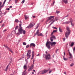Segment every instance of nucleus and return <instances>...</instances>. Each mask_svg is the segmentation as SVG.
<instances>
[{"label":"nucleus","instance_id":"1","mask_svg":"<svg viewBox=\"0 0 75 75\" xmlns=\"http://www.w3.org/2000/svg\"><path fill=\"white\" fill-rule=\"evenodd\" d=\"M50 44L51 46H55V44H56V42H51L47 41L46 44V46L48 49H51V47L50 46Z\"/></svg>","mask_w":75,"mask_h":75},{"label":"nucleus","instance_id":"2","mask_svg":"<svg viewBox=\"0 0 75 75\" xmlns=\"http://www.w3.org/2000/svg\"><path fill=\"white\" fill-rule=\"evenodd\" d=\"M67 30L68 32H66V33H65V35L66 38H68L69 35L70 34L71 30H69V27H67Z\"/></svg>","mask_w":75,"mask_h":75},{"label":"nucleus","instance_id":"3","mask_svg":"<svg viewBox=\"0 0 75 75\" xmlns=\"http://www.w3.org/2000/svg\"><path fill=\"white\" fill-rule=\"evenodd\" d=\"M35 23L34 24V22H31L30 24L26 28H29V29H30V28H32L34 25H35Z\"/></svg>","mask_w":75,"mask_h":75},{"label":"nucleus","instance_id":"4","mask_svg":"<svg viewBox=\"0 0 75 75\" xmlns=\"http://www.w3.org/2000/svg\"><path fill=\"white\" fill-rule=\"evenodd\" d=\"M18 31L21 34H22V33H23V34H25V30H23V28L19 30H18Z\"/></svg>","mask_w":75,"mask_h":75},{"label":"nucleus","instance_id":"5","mask_svg":"<svg viewBox=\"0 0 75 75\" xmlns=\"http://www.w3.org/2000/svg\"><path fill=\"white\" fill-rule=\"evenodd\" d=\"M23 68L24 69H25L24 71L23 72L22 74V75H25V72H26V70H27V66L26 65H25L23 66Z\"/></svg>","mask_w":75,"mask_h":75},{"label":"nucleus","instance_id":"6","mask_svg":"<svg viewBox=\"0 0 75 75\" xmlns=\"http://www.w3.org/2000/svg\"><path fill=\"white\" fill-rule=\"evenodd\" d=\"M48 71V70H44L43 71H40L39 73H40V74H45L46 72Z\"/></svg>","mask_w":75,"mask_h":75},{"label":"nucleus","instance_id":"7","mask_svg":"<svg viewBox=\"0 0 75 75\" xmlns=\"http://www.w3.org/2000/svg\"><path fill=\"white\" fill-rule=\"evenodd\" d=\"M45 58L46 59H51V57H50V54L46 55Z\"/></svg>","mask_w":75,"mask_h":75},{"label":"nucleus","instance_id":"8","mask_svg":"<svg viewBox=\"0 0 75 75\" xmlns=\"http://www.w3.org/2000/svg\"><path fill=\"white\" fill-rule=\"evenodd\" d=\"M34 68V64H32L30 66V67L28 69V71H31Z\"/></svg>","mask_w":75,"mask_h":75},{"label":"nucleus","instance_id":"9","mask_svg":"<svg viewBox=\"0 0 75 75\" xmlns=\"http://www.w3.org/2000/svg\"><path fill=\"white\" fill-rule=\"evenodd\" d=\"M59 18L58 17H56L54 20L53 21V22H55V21H57L58 20H59Z\"/></svg>","mask_w":75,"mask_h":75},{"label":"nucleus","instance_id":"10","mask_svg":"<svg viewBox=\"0 0 75 75\" xmlns=\"http://www.w3.org/2000/svg\"><path fill=\"white\" fill-rule=\"evenodd\" d=\"M49 19L51 21H53L54 19V16H50V17H49Z\"/></svg>","mask_w":75,"mask_h":75},{"label":"nucleus","instance_id":"11","mask_svg":"<svg viewBox=\"0 0 75 75\" xmlns=\"http://www.w3.org/2000/svg\"><path fill=\"white\" fill-rule=\"evenodd\" d=\"M29 46L30 47H31L32 46V47H35V44L34 43H32L30 44Z\"/></svg>","mask_w":75,"mask_h":75},{"label":"nucleus","instance_id":"12","mask_svg":"<svg viewBox=\"0 0 75 75\" xmlns=\"http://www.w3.org/2000/svg\"><path fill=\"white\" fill-rule=\"evenodd\" d=\"M27 57V59H29L31 57V55H30V54L27 53L26 55Z\"/></svg>","mask_w":75,"mask_h":75},{"label":"nucleus","instance_id":"13","mask_svg":"<svg viewBox=\"0 0 75 75\" xmlns=\"http://www.w3.org/2000/svg\"><path fill=\"white\" fill-rule=\"evenodd\" d=\"M19 28L18 29V31L19 30H21L22 29V27H21V24L20 23L19 24Z\"/></svg>","mask_w":75,"mask_h":75},{"label":"nucleus","instance_id":"14","mask_svg":"<svg viewBox=\"0 0 75 75\" xmlns=\"http://www.w3.org/2000/svg\"><path fill=\"white\" fill-rule=\"evenodd\" d=\"M64 3L67 4L68 3V1L67 0H62Z\"/></svg>","mask_w":75,"mask_h":75},{"label":"nucleus","instance_id":"15","mask_svg":"<svg viewBox=\"0 0 75 75\" xmlns=\"http://www.w3.org/2000/svg\"><path fill=\"white\" fill-rule=\"evenodd\" d=\"M31 52V50H28V53L27 54H30Z\"/></svg>","mask_w":75,"mask_h":75},{"label":"nucleus","instance_id":"16","mask_svg":"<svg viewBox=\"0 0 75 75\" xmlns=\"http://www.w3.org/2000/svg\"><path fill=\"white\" fill-rule=\"evenodd\" d=\"M38 36H42V37H44V35L41 33H40V34H38Z\"/></svg>","mask_w":75,"mask_h":75},{"label":"nucleus","instance_id":"17","mask_svg":"<svg viewBox=\"0 0 75 75\" xmlns=\"http://www.w3.org/2000/svg\"><path fill=\"white\" fill-rule=\"evenodd\" d=\"M63 59L64 61H67L68 60V58H65L64 56H63Z\"/></svg>","mask_w":75,"mask_h":75},{"label":"nucleus","instance_id":"18","mask_svg":"<svg viewBox=\"0 0 75 75\" xmlns=\"http://www.w3.org/2000/svg\"><path fill=\"white\" fill-rule=\"evenodd\" d=\"M21 34V33H20V32H19L17 33L16 34V35L18 36V35H20Z\"/></svg>","mask_w":75,"mask_h":75},{"label":"nucleus","instance_id":"19","mask_svg":"<svg viewBox=\"0 0 75 75\" xmlns=\"http://www.w3.org/2000/svg\"><path fill=\"white\" fill-rule=\"evenodd\" d=\"M15 22L16 23H18V22H19V21H18V20L17 19H16L15 20Z\"/></svg>","mask_w":75,"mask_h":75},{"label":"nucleus","instance_id":"20","mask_svg":"<svg viewBox=\"0 0 75 75\" xmlns=\"http://www.w3.org/2000/svg\"><path fill=\"white\" fill-rule=\"evenodd\" d=\"M74 44V42H71L70 45V47H72Z\"/></svg>","mask_w":75,"mask_h":75},{"label":"nucleus","instance_id":"21","mask_svg":"<svg viewBox=\"0 0 75 75\" xmlns=\"http://www.w3.org/2000/svg\"><path fill=\"white\" fill-rule=\"evenodd\" d=\"M59 30L60 33H62V30L61 29V28L60 27L59 28Z\"/></svg>","mask_w":75,"mask_h":75},{"label":"nucleus","instance_id":"22","mask_svg":"<svg viewBox=\"0 0 75 75\" xmlns=\"http://www.w3.org/2000/svg\"><path fill=\"white\" fill-rule=\"evenodd\" d=\"M7 50H8V51H10V52H11L12 53V52H12V51L10 49V48H8V49Z\"/></svg>","mask_w":75,"mask_h":75},{"label":"nucleus","instance_id":"23","mask_svg":"<svg viewBox=\"0 0 75 75\" xmlns=\"http://www.w3.org/2000/svg\"><path fill=\"white\" fill-rule=\"evenodd\" d=\"M54 23V22H53V21L52 22V23H50V25H48L49 27H50V26H51V25H52V24H53V23Z\"/></svg>","mask_w":75,"mask_h":75},{"label":"nucleus","instance_id":"24","mask_svg":"<svg viewBox=\"0 0 75 75\" xmlns=\"http://www.w3.org/2000/svg\"><path fill=\"white\" fill-rule=\"evenodd\" d=\"M2 14H3V13H2V12L1 10H0V16H2Z\"/></svg>","mask_w":75,"mask_h":75},{"label":"nucleus","instance_id":"25","mask_svg":"<svg viewBox=\"0 0 75 75\" xmlns=\"http://www.w3.org/2000/svg\"><path fill=\"white\" fill-rule=\"evenodd\" d=\"M18 26H16L15 28V31H16V30H17V29H18Z\"/></svg>","mask_w":75,"mask_h":75},{"label":"nucleus","instance_id":"26","mask_svg":"<svg viewBox=\"0 0 75 75\" xmlns=\"http://www.w3.org/2000/svg\"><path fill=\"white\" fill-rule=\"evenodd\" d=\"M50 40L51 41V42H52L53 41V39H52V38H50Z\"/></svg>","mask_w":75,"mask_h":75},{"label":"nucleus","instance_id":"27","mask_svg":"<svg viewBox=\"0 0 75 75\" xmlns=\"http://www.w3.org/2000/svg\"><path fill=\"white\" fill-rule=\"evenodd\" d=\"M69 54L70 57H72V54H71V53H70V52H69Z\"/></svg>","mask_w":75,"mask_h":75},{"label":"nucleus","instance_id":"28","mask_svg":"<svg viewBox=\"0 0 75 75\" xmlns=\"http://www.w3.org/2000/svg\"><path fill=\"white\" fill-rule=\"evenodd\" d=\"M51 38H55V37L54 36V35H52V37H51Z\"/></svg>","mask_w":75,"mask_h":75},{"label":"nucleus","instance_id":"29","mask_svg":"<svg viewBox=\"0 0 75 75\" xmlns=\"http://www.w3.org/2000/svg\"><path fill=\"white\" fill-rule=\"evenodd\" d=\"M69 21H66L65 22V23H66V24H69Z\"/></svg>","mask_w":75,"mask_h":75},{"label":"nucleus","instance_id":"30","mask_svg":"<svg viewBox=\"0 0 75 75\" xmlns=\"http://www.w3.org/2000/svg\"><path fill=\"white\" fill-rule=\"evenodd\" d=\"M23 44L24 45H27V43L25 42H23Z\"/></svg>","mask_w":75,"mask_h":75},{"label":"nucleus","instance_id":"31","mask_svg":"<svg viewBox=\"0 0 75 75\" xmlns=\"http://www.w3.org/2000/svg\"><path fill=\"white\" fill-rule=\"evenodd\" d=\"M38 31H39V30H37V32H36V33L38 34L39 33V32Z\"/></svg>","mask_w":75,"mask_h":75},{"label":"nucleus","instance_id":"32","mask_svg":"<svg viewBox=\"0 0 75 75\" xmlns=\"http://www.w3.org/2000/svg\"><path fill=\"white\" fill-rule=\"evenodd\" d=\"M46 55V54H44L43 55V58H45Z\"/></svg>","mask_w":75,"mask_h":75},{"label":"nucleus","instance_id":"33","mask_svg":"<svg viewBox=\"0 0 75 75\" xmlns=\"http://www.w3.org/2000/svg\"><path fill=\"white\" fill-rule=\"evenodd\" d=\"M53 33H56V32H57V30H54L53 31Z\"/></svg>","mask_w":75,"mask_h":75},{"label":"nucleus","instance_id":"34","mask_svg":"<svg viewBox=\"0 0 75 75\" xmlns=\"http://www.w3.org/2000/svg\"><path fill=\"white\" fill-rule=\"evenodd\" d=\"M71 25L72 27H74V23H71Z\"/></svg>","mask_w":75,"mask_h":75},{"label":"nucleus","instance_id":"35","mask_svg":"<svg viewBox=\"0 0 75 75\" xmlns=\"http://www.w3.org/2000/svg\"><path fill=\"white\" fill-rule=\"evenodd\" d=\"M24 16V17H25V20H27V15H25Z\"/></svg>","mask_w":75,"mask_h":75},{"label":"nucleus","instance_id":"36","mask_svg":"<svg viewBox=\"0 0 75 75\" xmlns=\"http://www.w3.org/2000/svg\"><path fill=\"white\" fill-rule=\"evenodd\" d=\"M52 28H54V29H56V30H57V28L53 26L52 27Z\"/></svg>","mask_w":75,"mask_h":75},{"label":"nucleus","instance_id":"37","mask_svg":"<svg viewBox=\"0 0 75 75\" xmlns=\"http://www.w3.org/2000/svg\"><path fill=\"white\" fill-rule=\"evenodd\" d=\"M72 22H73V21L72 20V19H71V20H70V21H69V22H70V23H72Z\"/></svg>","mask_w":75,"mask_h":75},{"label":"nucleus","instance_id":"38","mask_svg":"<svg viewBox=\"0 0 75 75\" xmlns=\"http://www.w3.org/2000/svg\"><path fill=\"white\" fill-rule=\"evenodd\" d=\"M24 2H25V1L23 0L21 2V3H22V4H23Z\"/></svg>","mask_w":75,"mask_h":75},{"label":"nucleus","instance_id":"39","mask_svg":"<svg viewBox=\"0 0 75 75\" xmlns=\"http://www.w3.org/2000/svg\"><path fill=\"white\" fill-rule=\"evenodd\" d=\"M50 18H49V17L48 18V19H47L46 21V22H48V21L49 20H50V19H49Z\"/></svg>","mask_w":75,"mask_h":75},{"label":"nucleus","instance_id":"40","mask_svg":"<svg viewBox=\"0 0 75 75\" xmlns=\"http://www.w3.org/2000/svg\"><path fill=\"white\" fill-rule=\"evenodd\" d=\"M11 63V62H10V63L8 64V66H7V67L6 68H8V66H9V65H10V64Z\"/></svg>","mask_w":75,"mask_h":75},{"label":"nucleus","instance_id":"41","mask_svg":"<svg viewBox=\"0 0 75 75\" xmlns=\"http://www.w3.org/2000/svg\"><path fill=\"white\" fill-rule=\"evenodd\" d=\"M75 47H74L73 48V50L74 52L75 51Z\"/></svg>","mask_w":75,"mask_h":75},{"label":"nucleus","instance_id":"42","mask_svg":"<svg viewBox=\"0 0 75 75\" xmlns=\"http://www.w3.org/2000/svg\"><path fill=\"white\" fill-rule=\"evenodd\" d=\"M26 48H28V47H29V45H26Z\"/></svg>","mask_w":75,"mask_h":75},{"label":"nucleus","instance_id":"43","mask_svg":"<svg viewBox=\"0 0 75 75\" xmlns=\"http://www.w3.org/2000/svg\"><path fill=\"white\" fill-rule=\"evenodd\" d=\"M7 30L6 29H5L4 30H3V32L4 33V32H5V31H6Z\"/></svg>","mask_w":75,"mask_h":75},{"label":"nucleus","instance_id":"44","mask_svg":"<svg viewBox=\"0 0 75 75\" xmlns=\"http://www.w3.org/2000/svg\"><path fill=\"white\" fill-rule=\"evenodd\" d=\"M6 0H4V1L3 3L4 4H5V3H6Z\"/></svg>","mask_w":75,"mask_h":75},{"label":"nucleus","instance_id":"45","mask_svg":"<svg viewBox=\"0 0 75 75\" xmlns=\"http://www.w3.org/2000/svg\"><path fill=\"white\" fill-rule=\"evenodd\" d=\"M59 49H57V50L56 51H55V52L56 53H57V52L58 51H59Z\"/></svg>","mask_w":75,"mask_h":75},{"label":"nucleus","instance_id":"46","mask_svg":"<svg viewBox=\"0 0 75 75\" xmlns=\"http://www.w3.org/2000/svg\"><path fill=\"white\" fill-rule=\"evenodd\" d=\"M63 41H65V38H63Z\"/></svg>","mask_w":75,"mask_h":75},{"label":"nucleus","instance_id":"47","mask_svg":"<svg viewBox=\"0 0 75 75\" xmlns=\"http://www.w3.org/2000/svg\"><path fill=\"white\" fill-rule=\"evenodd\" d=\"M60 12L59 11H56V13H57V14H58Z\"/></svg>","mask_w":75,"mask_h":75},{"label":"nucleus","instance_id":"48","mask_svg":"<svg viewBox=\"0 0 75 75\" xmlns=\"http://www.w3.org/2000/svg\"><path fill=\"white\" fill-rule=\"evenodd\" d=\"M73 65H74V64L73 63H72V64H70L71 67H72V66H73Z\"/></svg>","mask_w":75,"mask_h":75},{"label":"nucleus","instance_id":"49","mask_svg":"<svg viewBox=\"0 0 75 75\" xmlns=\"http://www.w3.org/2000/svg\"><path fill=\"white\" fill-rule=\"evenodd\" d=\"M34 55V54H32V57L33 58Z\"/></svg>","mask_w":75,"mask_h":75},{"label":"nucleus","instance_id":"50","mask_svg":"<svg viewBox=\"0 0 75 75\" xmlns=\"http://www.w3.org/2000/svg\"><path fill=\"white\" fill-rule=\"evenodd\" d=\"M7 69H8V68H6V69L5 70V71L7 72Z\"/></svg>","mask_w":75,"mask_h":75},{"label":"nucleus","instance_id":"51","mask_svg":"<svg viewBox=\"0 0 75 75\" xmlns=\"http://www.w3.org/2000/svg\"><path fill=\"white\" fill-rule=\"evenodd\" d=\"M6 48L8 49V48L9 47H8V46H5Z\"/></svg>","mask_w":75,"mask_h":75},{"label":"nucleus","instance_id":"52","mask_svg":"<svg viewBox=\"0 0 75 75\" xmlns=\"http://www.w3.org/2000/svg\"><path fill=\"white\" fill-rule=\"evenodd\" d=\"M51 72H52V71L50 70L49 73V74H50V73H51Z\"/></svg>","mask_w":75,"mask_h":75},{"label":"nucleus","instance_id":"53","mask_svg":"<svg viewBox=\"0 0 75 75\" xmlns=\"http://www.w3.org/2000/svg\"><path fill=\"white\" fill-rule=\"evenodd\" d=\"M4 24H3L2 25L1 27H4Z\"/></svg>","mask_w":75,"mask_h":75},{"label":"nucleus","instance_id":"54","mask_svg":"<svg viewBox=\"0 0 75 75\" xmlns=\"http://www.w3.org/2000/svg\"><path fill=\"white\" fill-rule=\"evenodd\" d=\"M2 7H3L2 6H0V10H1V8H2Z\"/></svg>","mask_w":75,"mask_h":75},{"label":"nucleus","instance_id":"55","mask_svg":"<svg viewBox=\"0 0 75 75\" xmlns=\"http://www.w3.org/2000/svg\"><path fill=\"white\" fill-rule=\"evenodd\" d=\"M53 33H54V32H52L51 33V35H52V34H53Z\"/></svg>","mask_w":75,"mask_h":75},{"label":"nucleus","instance_id":"56","mask_svg":"<svg viewBox=\"0 0 75 75\" xmlns=\"http://www.w3.org/2000/svg\"><path fill=\"white\" fill-rule=\"evenodd\" d=\"M71 58H72V56H70V57H69V58L71 59Z\"/></svg>","mask_w":75,"mask_h":75},{"label":"nucleus","instance_id":"57","mask_svg":"<svg viewBox=\"0 0 75 75\" xmlns=\"http://www.w3.org/2000/svg\"><path fill=\"white\" fill-rule=\"evenodd\" d=\"M6 12H5L4 13H3V14H4L5 15V14H6Z\"/></svg>","mask_w":75,"mask_h":75},{"label":"nucleus","instance_id":"58","mask_svg":"<svg viewBox=\"0 0 75 75\" xmlns=\"http://www.w3.org/2000/svg\"><path fill=\"white\" fill-rule=\"evenodd\" d=\"M37 34L36 33H35L34 35V36H35V35H36Z\"/></svg>","mask_w":75,"mask_h":75},{"label":"nucleus","instance_id":"59","mask_svg":"<svg viewBox=\"0 0 75 75\" xmlns=\"http://www.w3.org/2000/svg\"><path fill=\"white\" fill-rule=\"evenodd\" d=\"M19 22H20V24H22V22H21V21H19Z\"/></svg>","mask_w":75,"mask_h":75},{"label":"nucleus","instance_id":"60","mask_svg":"<svg viewBox=\"0 0 75 75\" xmlns=\"http://www.w3.org/2000/svg\"><path fill=\"white\" fill-rule=\"evenodd\" d=\"M48 34V31H47L46 33V35H47Z\"/></svg>","mask_w":75,"mask_h":75},{"label":"nucleus","instance_id":"61","mask_svg":"<svg viewBox=\"0 0 75 75\" xmlns=\"http://www.w3.org/2000/svg\"><path fill=\"white\" fill-rule=\"evenodd\" d=\"M27 64H28V61H27V62H26V65H27Z\"/></svg>","mask_w":75,"mask_h":75},{"label":"nucleus","instance_id":"62","mask_svg":"<svg viewBox=\"0 0 75 75\" xmlns=\"http://www.w3.org/2000/svg\"><path fill=\"white\" fill-rule=\"evenodd\" d=\"M68 15H67V16H65V17H68Z\"/></svg>","mask_w":75,"mask_h":75},{"label":"nucleus","instance_id":"63","mask_svg":"<svg viewBox=\"0 0 75 75\" xmlns=\"http://www.w3.org/2000/svg\"><path fill=\"white\" fill-rule=\"evenodd\" d=\"M54 4L53 3L51 4V6H54Z\"/></svg>","mask_w":75,"mask_h":75},{"label":"nucleus","instance_id":"64","mask_svg":"<svg viewBox=\"0 0 75 75\" xmlns=\"http://www.w3.org/2000/svg\"><path fill=\"white\" fill-rule=\"evenodd\" d=\"M53 4H54V3H55V1H53Z\"/></svg>","mask_w":75,"mask_h":75}]
</instances>
